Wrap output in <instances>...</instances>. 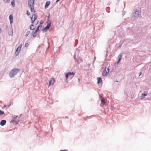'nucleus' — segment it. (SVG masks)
Listing matches in <instances>:
<instances>
[{
  "label": "nucleus",
  "instance_id": "f257e3e1",
  "mask_svg": "<svg viewBox=\"0 0 151 151\" xmlns=\"http://www.w3.org/2000/svg\"><path fill=\"white\" fill-rule=\"evenodd\" d=\"M20 69H17L14 68L12 69L10 72L9 74V76L11 78H14L15 76L19 72Z\"/></svg>",
  "mask_w": 151,
  "mask_h": 151
},
{
  "label": "nucleus",
  "instance_id": "f03ea898",
  "mask_svg": "<svg viewBox=\"0 0 151 151\" xmlns=\"http://www.w3.org/2000/svg\"><path fill=\"white\" fill-rule=\"evenodd\" d=\"M12 119L10 122L12 123L14 122L15 124H17L20 121V118L17 116L13 115L12 116Z\"/></svg>",
  "mask_w": 151,
  "mask_h": 151
},
{
  "label": "nucleus",
  "instance_id": "7ed1b4c3",
  "mask_svg": "<svg viewBox=\"0 0 151 151\" xmlns=\"http://www.w3.org/2000/svg\"><path fill=\"white\" fill-rule=\"evenodd\" d=\"M35 0H28V4L29 7L34 6Z\"/></svg>",
  "mask_w": 151,
  "mask_h": 151
},
{
  "label": "nucleus",
  "instance_id": "20e7f679",
  "mask_svg": "<svg viewBox=\"0 0 151 151\" xmlns=\"http://www.w3.org/2000/svg\"><path fill=\"white\" fill-rule=\"evenodd\" d=\"M22 45H20L17 48L15 52V54L16 55H18L21 50Z\"/></svg>",
  "mask_w": 151,
  "mask_h": 151
},
{
  "label": "nucleus",
  "instance_id": "39448f33",
  "mask_svg": "<svg viewBox=\"0 0 151 151\" xmlns=\"http://www.w3.org/2000/svg\"><path fill=\"white\" fill-rule=\"evenodd\" d=\"M139 10L138 9H137L133 13L132 15L133 17H137L138 15H139Z\"/></svg>",
  "mask_w": 151,
  "mask_h": 151
},
{
  "label": "nucleus",
  "instance_id": "423d86ee",
  "mask_svg": "<svg viewBox=\"0 0 151 151\" xmlns=\"http://www.w3.org/2000/svg\"><path fill=\"white\" fill-rule=\"evenodd\" d=\"M147 92L145 91L143 93H142L140 96V99H143L147 95Z\"/></svg>",
  "mask_w": 151,
  "mask_h": 151
},
{
  "label": "nucleus",
  "instance_id": "0eeeda50",
  "mask_svg": "<svg viewBox=\"0 0 151 151\" xmlns=\"http://www.w3.org/2000/svg\"><path fill=\"white\" fill-rule=\"evenodd\" d=\"M74 75L75 73L73 72H68V73H66L65 75V77H66V78H68L69 76L71 75H72L73 76Z\"/></svg>",
  "mask_w": 151,
  "mask_h": 151
},
{
  "label": "nucleus",
  "instance_id": "6e6552de",
  "mask_svg": "<svg viewBox=\"0 0 151 151\" xmlns=\"http://www.w3.org/2000/svg\"><path fill=\"white\" fill-rule=\"evenodd\" d=\"M54 81H55V80H54V78H51L50 79V80L49 82V86L50 85H52L54 83Z\"/></svg>",
  "mask_w": 151,
  "mask_h": 151
},
{
  "label": "nucleus",
  "instance_id": "1a4fd4ad",
  "mask_svg": "<svg viewBox=\"0 0 151 151\" xmlns=\"http://www.w3.org/2000/svg\"><path fill=\"white\" fill-rule=\"evenodd\" d=\"M6 123V121L5 120H2L0 123V124L1 126H3L5 125Z\"/></svg>",
  "mask_w": 151,
  "mask_h": 151
},
{
  "label": "nucleus",
  "instance_id": "9d476101",
  "mask_svg": "<svg viewBox=\"0 0 151 151\" xmlns=\"http://www.w3.org/2000/svg\"><path fill=\"white\" fill-rule=\"evenodd\" d=\"M9 20L10 21V22L11 24H12L13 22V17L12 14H11L9 15Z\"/></svg>",
  "mask_w": 151,
  "mask_h": 151
},
{
  "label": "nucleus",
  "instance_id": "9b49d317",
  "mask_svg": "<svg viewBox=\"0 0 151 151\" xmlns=\"http://www.w3.org/2000/svg\"><path fill=\"white\" fill-rule=\"evenodd\" d=\"M97 83L99 84L100 83L101 85L102 83V80L101 78L98 77L97 78Z\"/></svg>",
  "mask_w": 151,
  "mask_h": 151
},
{
  "label": "nucleus",
  "instance_id": "f8f14e48",
  "mask_svg": "<svg viewBox=\"0 0 151 151\" xmlns=\"http://www.w3.org/2000/svg\"><path fill=\"white\" fill-rule=\"evenodd\" d=\"M104 70L105 72V75H107L108 73L109 72V68H105Z\"/></svg>",
  "mask_w": 151,
  "mask_h": 151
},
{
  "label": "nucleus",
  "instance_id": "ddd939ff",
  "mask_svg": "<svg viewBox=\"0 0 151 151\" xmlns=\"http://www.w3.org/2000/svg\"><path fill=\"white\" fill-rule=\"evenodd\" d=\"M5 116V113L4 111L0 110V117Z\"/></svg>",
  "mask_w": 151,
  "mask_h": 151
},
{
  "label": "nucleus",
  "instance_id": "4468645a",
  "mask_svg": "<svg viewBox=\"0 0 151 151\" xmlns=\"http://www.w3.org/2000/svg\"><path fill=\"white\" fill-rule=\"evenodd\" d=\"M50 1H47L46 3L45 7V8H47L49 4H50Z\"/></svg>",
  "mask_w": 151,
  "mask_h": 151
},
{
  "label": "nucleus",
  "instance_id": "2eb2a0df",
  "mask_svg": "<svg viewBox=\"0 0 151 151\" xmlns=\"http://www.w3.org/2000/svg\"><path fill=\"white\" fill-rule=\"evenodd\" d=\"M122 55L121 53L119 54V55L118 56V59L119 61H120L122 57Z\"/></svg>",
  "mask_w": 151,
  "mask_h": 151
},
{
  "label": "nucleus",
  "instance_id": "dca6fc26",
  "mask_svg": "<svg viewBox=\"0 0 151 151\" xmlns=\"http://www.w3.org/2000/svg\"><path fill=\"white\" fill-rule=\"evenodd\" d=\"M37 32L35 30V32H32V35L33 37H35L36 36Z\"/></svg>",
  "mask_w": 151,
  "mask_h": 151
},
{
  "label": "nucleus",
  "instance_id": "f3484780",
  "mask_svg": "<svg viewBox=\"0 0 151 151\" xmlns=\"http://www.w3.org/2000/svg\"><path fill=\"white\" fill-rule=\"evenodd\" d=\"M11 3L13 7H14L15 5L14 0H12L11 1Z\"/></svg>",
  "mask_w": 151,
  "mask_h": 151
},
{
  "label": "nucleus",
  "instance_id": "a211bd4d",
  "mask_svg": "<svg viewBox=\"0 0 151 151\" xmlns=\"http://www.w3.org/2000/svg\"><path fill=\"white\" fill-rule=\"evenodd\" d=\"M42 28V26L41 25H39L37 28L35 30L36 32H37L38 30H39V29H41Z\"/></svg>",
  "mask_w": 151,
  "mask_h": 151
},
{
  "label": "nucleus",
  "instance_id": "6ab92c4d",
  "mask_svg": "<svg viewBox=\"0 0 151 151\" xmlns=\"http://www.w3.org/2000/svg\"><path fill=\"white\" fill-rule=\"evenodd\" d=\"M35 27H34V26L33 24H32L30 27V29L31 30H34L35 29Z\"/></svg>",
  "mask_w": 151,
  "mask_h": 151
},
{
  "label": "nucleus",
  "instance_id": "aec40b11",
  "mask_svg": "<svg viewBox=\"0 0 151 151\" xmlns=\"http://www.w3.org/2000/svg\"><path fill=\"white\" fill-rule=\"evenodd\" d=\"M51 25V23L50 22L49 23H47L46 27H47V28L49 29Z\"/></svg>",
  "mask_w": 151,
  "mask_h": 151
},
{
  "label": "nucleus",
  "instance_id": "412c9836",
  "mask_svg": "<svg viewBox=\"0 0 151 151\" xmlns=\"http://www.w3.org/2000/svg\"><path fill=\"white\" fill-rule=\"evenodd\" d=\"M32 17H33H33L34 20H35L37 18V17L36 16L35 14L34 13L32 14Z\"/></svg>",
  "mask_w": 151,
  "mask_h": 151
},
{
  "label": "nucleus",
  "instance_id": "4be33fe9",
  "mask_svg": "<svg viewBox=\"0 0 151 151\" xmlns=\"http://www.w3.org/2000/svg\"><path fill=\"white\" fill-rule=\"evenodd\" d=\"M48 29H49L48 28H47V27L46 26L45 28H43V32H45L46 30H47Z\"/></svg>",
  "mask_w": 151,
  "mask_h": 151
},
{
  "label": "nucleus",
  "instance_id": "5701e85b",
  "mask_svg": "<svg viewBox=\"0 0 151 151\" xmlns=\"http://www.w3.org/2000/svg\"><path fill=\"white\" fill-rule=\"evenodd\" d=\"M29 7L30 8L31 12H32L34 10V6Z\"/></svg>",
  "mask_w": 151,
  "mask_h": 151
},
{
  "label": "nucleus",
  "instance_id": "b1692460",
  "mask_svg": "<svg viewBox=\"0 0 151 151\" xmlns=\"http://www.w3.org/2000/svg\"><path fill=\"white\" fill-rule=\"evenodd\" d=\"M30 32L29 31H27L26 33V35H25V37H27L28 36Z\"/></svg>",
  "mask_w": 151,
  "mask_h": 151
},
{
  "label": "nucleus",
  "instance_id": "393cba45",
  "mask_svg": "<svg viewBox=\"0 0 151 151\" xmlns=\"http://www.w3.org/2000/svg\"><path fill=\"white\" fill-rule=\"evenodd\" d=\"M101 101L103 103V105H104L105 104V100L104 99H102L101 100Z\"/></svg>",
  "mask_w": 151,
  "mask_h": 151
},
{
  "label": "nucleus",
  "instance_id": "a878e982",
  "mask_svg": "<svg viewBox=\"0 0 151 151\" xmlns=\"http://www.w3.org/2000/svg\"><path fill=\"white\" fill-rule=\"evenodd\" d=\"M78 40H76L75 41V45H76L78 43Z\"/></svg>",
  "mask_w": 151,
  "mask_h": 151
},
{
  "label": "nucleus",
  "instance_id": "bb28decb",
  "mask_svg": "<svg viewBox=\"0 0 151 151\" xmlns=\"http://www.w3.org/2000/svg\"><path fill=\"white\" fill-rule=\"evenodd\" d=\"M105 72L104 70L103 73L102 74V76H105L106 75H105Z\"/></svg>",
  "mask_w": 151,
  "mask_h": 151
},
{
  "label": "nucleus",
  "instance_id": "cd10ccee",
  "mask_svg": "<svg viewBox=\"0 0 151 151\" xmlns=\"http://www.w3.org/2000/svg\"><path fill=\"white\" fill-rule=\"evenodd\" d=\"M27 15L28 16H29L30 14V12H29L28 11H27Z\"/></svg>",
  "mask_w": 151,
  "mask_h": 151
},
{
  "label": "nucleus",
  "instance_id": "c85d7f7f",
  "mask_svg": "<svg viewBox=\"0 0 151 151\" xmlns=\"http://www.w3.org/2000/svg\"><path fill=\"white\" fill-rule=\"evenodd\" d=\"M31 20L32 21V23H33L34 22H35V20H33V17H31Z\"/></svg>",
  "mask_w": 151,
  "mask_h": 151
},
{
  "label": "nucleus",
  "instance_id": "c756f323",
  "mask_svg": "<svg viewBox=\"0 0 151 151\" xmlns=\"http://www.w3.org/2000/svg\"><path fill=\"white\" fill-rule=\"evenodd\" d=\"M29 45V44L28 43H26L25 45V47H27Z\"/></svg>",
  "mask_w": 151,
  "mask_h": 151
},
{
  "label": "nucleus",
  "instance_id": "7c9ffc66",
  "mask_svg": "<svg viewBox=\"0 0 151 151\" xmlns=\"http://www.w3.org/2000/svg\"><path fill=\"white\" fill-rule=\"evenodd\" d=\"M119 62V60H118V61L115 63V65H116L118 64Z\"/></svg>",
  "mask_w": 151,
  "mask_h": 151
},
{
  "label": "nucleus",
  "instance_id": "2f4dec72",
  "mask_svg": "<svg viewBox=\"0 0 151 151\" xmlns=\"http://www.w3.org/2000/svg\"><path fill=\"white\" fill-rule=\"evenodd\" d=\"M9 0H4V1L5 2H6V3H7L8 2V1Z\"/></svg>",
  "mask_w": 151,
  "mask_h": 151
},
{
  "label": "nucleus",
  "instance_id": "473e14b6",
  "mask_svg": "<svg viewBox=\"0 0 151 151\" xmlns=\"http://www.w3.org/2000/svg\"><path fill=\"white\" fill-rule=\"evenodd\" d=\"M60 151H68V150H61Z\"/></svg>",
  "mask_w": 151,
  "mask_h": 151
},
{
  "label": "nucleus",
  "instance_id": "72a5a7b5",
  "mask_svg": "<svg viewBox=\"0 0 151 151\" xmlns=\"http://www.w3.org/2000/svg\"><path fill=\"white\" fill-rule=\"evenodd\" d=\"M96 58V57H94V60H93V62H94V61L95 60Z\"/></svg>",
  "mask_w": 151,
  "mask_h": 151
},
{
  "label": "nucleus",
  "instance_id": "f704fd0d",
  "mask_svg": "<svg viewBox=\"0 0 151 151\" xmlns=\"http://www.w3.org/2000/svg\"><path fill=\"white\" fill-rule=\"evenodd\" d=\"M141 74H142V72H140L139 73V76H140Z\"/></svg>",
  "mask_w": 151,
  "mask_h": 151
},
{
  "label": "nucleus",
  "instance_id": "c9c22d12",
  "mask_svg": "<svg viewBox=\"0 0 151 151\" xmlns=\"http://www.w3.org/2000/svg\"><path fill=\"white\" fill-rule=\"evenodd\" d=\"M6 105H4V106L3 107V108H4L6 107Z\"/></svg>",
  "mask_w": 151,
  "mask_h": 151
},
{
  "label": "nucleus",
  "instance_id": "e433bc0d",
  "mask_svg": "<svg viewBox=\"0 0 151 151\" xmlns=\"http://www.w3.org/2000/svg\"><path fill=\"white\" fill-rule=\"evenodd\" d=\"M42 22H41H41H40V25H41V24H42Z\"/></svg>",
  "mask_w": 151,
  "mask_h": 151
},
{
  "label": "nucleus",
  "instance_id": "4c0bfd02",
  "mask_svg": "<svg viewBox=\"0 0 151 151\" xmlns=\"http://www.w3.org/2000/svg\"><path fill=\"white\" fill-rule=\"evenodd\" d=\"M59 1L58 0H57L56 1V2H58Z\"/></svg>",
  "mask_w": 151,
  "mask_h": 151
},
{
  "label": "nucleus",
  "instance_id": "58836bf2",
  "mask_svg": "<svg viewBox=\"0 0 151 151\" xmlns=\"http://www.w3.org/2000/svg\"><path fill=\"white\" fill-rule=\"evenodd\" d=\"M1 28H0V33L1 32Z\"/></svg>",
  "mask_w": 151,
  "mask_h": 151
},
{
  "label": "nucleus",
  "instance_id": "ea45409f",
  "mask_svg": "<svg viewBox=\"0 0 151 151\" xmlns=\"http://www.w3.org/2000/svg\"><path fill=\"white\" fill-rule=\"evenodd\" d=\"M116 82H118V81L117 80H116Z\"/></svg>",
  "mask_w": 151,
  "mask_h": 151
},
{
  "label": "nucleus",
  "instance_id": "a19ab883",
  "mask_svg": "<svg viewBox=\"0 0 151 151\" xmlns=\"http://www.w3.org/2000/svg\"><path fill=\"white\" fill-rule=\"evenodd\" d=\"M125 14V13H123V15H124Z\"/></svg>",
  "mask_w": 151,
  "mask_h": 151
},
{
  "label": "nucleus",
  "instance_id": "79ce46f5",
  "mask_svg": "<svg viewBox=\"0 0 151 151\" xmlns=\"http://www.w3.org/2000/svg\"><path fill=\"white\" fill-rule=\"evenodd\" d=\"M73 23H72V25H73Z\"/></svg>",
  "mask_w": 151,
  "mask_h": 151
},
{
  "label": "nucleus",
  "instance_id": "37998d69",
  "mask_svg": "<svg viewBox=\"0 0 151 151\" xmlns=\"http://www.w3.org/2000/svg\"><path fill=\"white\" fill-rule=\"evenodd\" d=\"M75 58V56L74 57V58Z\"/></svg>",
  "mask_w": 151,
  "mask_h": 151
},
{
  "label": "nucleus",
  "instance_id": "c03bdc74",
  "mask_svg": "<svg viewBox=\"0 0 151 151\" xmlns=\"http://www.w3.org/2000/svg\"><path fill=\"white\" fill-rule=\"evenodd\" d=\"M59 1L60 0H58Z\"/></svg>",
  "mask_w": 151,
  "mask_h": 151
},
{
  "label": "nucleus",
  "instance_id": "a18cd8bd",
  "mask_svg": "<svg viewBox=\"0 0 151 151\" xmlns=\"http://www.w3.org/2000/svg\"><path fill=\"white\" fill-rule=\"evenodd\" d=\"M59 1L60 0H58Z\"/></svg>",
  "mask_w": 151,
  "mask_h": 151
}]
</instances>
